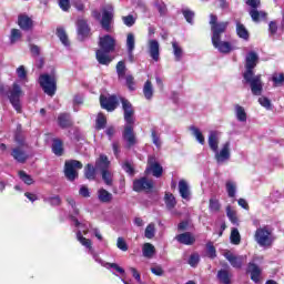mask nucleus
<instances>
[{"instance_id":"nucleus-1","label":"nucleus","mask_w":284,"mask_h":284,"mask_svg":"<svg viewBox=\"0 0 284 284\" xmlns=\"http://www.w3.org/2000/svg\"><path fill=\"white\" fill-rule=\"evenodd\" d=\"M258 63V53L251 51L245 58V69L243 73L244 81L251 85L252 94L255 97H261L263 93V81L261 80V74H254V68Z\"/></svg>"},{"instance_id":"nucleus-2","label":"nucleus","mask_w":284,"mask_h":284,"mask_svg":"<svg viewBox=\"0 0 284 284\" xmlns=\"http://www.w3.org/2000/svg\"><path fill=\"white\" fill-rule=\"evenodd\" d=\"M209 23L211 26L213 47L223 54L232 52V44H230V42L227 41H221V37L222 34H225V31L227 30V26H230V22H219V17L211 14Z\"/></svg>"},{"instance_id":"nucleus-3","label":"nucleus","mask_w":284,"mask_h":284,"mask_svg":"<svg viewBox=\"0 0 284 284\" xmlns=\"http://www.w3.org/2000/svg\"><path fill=\"white\" fill-rule=\"evenodd\" d=\"M99 48L95 52V57L101 65H110L112 63V57L110 53L114 52L116 48V40L112 36L100 37Z\"/></svg>"},{"instance_id":"nucleus-4","label":"nucleus","mask_w":284,"mask_h":284,"mask_svg":"<svg viewBox=\"0 0 284 284\" xmlns=\"http://www.w3.org/2000/svg\"><path fill=\"white\" fill-rule=\"evenodd\" d=\"M0 97H8L14 110L21 112V97H23V91L19 84L14 83L10 89V87L0 83Z\"/></svg>"},{"instance_id":"nucleus-5","label":"nucleus","mask_w":284,"mask_h":284,"mask_svg":"<svg viewBox=\"0 0 284 284\" xmlns=\"http://www.w3.org/2000/svg\"><path fill=\"white\" fill-rule=\"evenodd\" d=\"M254 239L261 247H271L274 243V237L272 236V230L267 226L260 227L255 231Z\"/></svg>"},{"instance_id":"nucleus-6","label":"nucleus","mask_w":284,"mask_h":284,"mask_svg":"<svg viewBox=\"0 0 284 284\" xmlns=\"http://www.w3.org/2000/svg\"><path fill=\"white\" fill-rule=\"evenodd\" d=\"M39 83L48 97H54L57 92V78L50 74H42L39 78Z\"/></svg>"},{"instance_id":"nucleus-7","label":"nucleus","mask_w":284,"mask_h":284,"mask_svg":"<svg viewBox=\"0 0 284 284\" xmlns=\"http://www.w3.org/2000/svg\"><path fill=\"white\" fill-rule=\"evenodd\" d=\"M83 169V163L78 160H69L64 163V176L68 181H74L79 178V171Z\"/></svg>"},{"instance_id":"nucleus-8","label":"nucleus","mask_w":284,"mask_h":284,"mask_svg":"<svg viewBox=\"0 0 284 284\" xmlns=\"http://www.w3.org/2000/svg\"><path fill=\"white\" fill-rule=\"evenodd\" d=\"M113 19H114V8L112 6H106L102 10L101 26L103 30H106V32H110V26Z\"/></svg>"},{"instance_id":"nucleus-9","label":"nucleus","mask_w":284,"mask_h":284,"mask_svg":"<svg viewBox=\"0 0 284 284\" xmlns=\"http://www.w3.org/2000/svg\"><path fill=\"white\" fill-rule=\"evenodd\" d=\"M122 108L124 111V121L126 125H134V109L132 108V103L126 99H121Z\"/></svg>"},{"instance_id":"nucleus-10","label":"nucleus","mask_w":284,"mask_h":284,"mask_svg":"<svg viewBox=\"0 0 284 284\" xmlns=\"http://www.w3.org/2000/svg\"><path fill=\"white\" fill-rule=\"evenodd\" d=\"M122 139L125 141L128 148L136 145V135L134 134V126L132 124L124 125Z\"/></svg>"},{"instance_id":"nucleus-11","label":"nucleus","mask_w":284,"mask_h":284,"mask_svg":"<svg viewBox=\"0 0 284 284\" xmlns=\"http://www.w3.org/2000/svg\"><path fill=\"white\" fill-rule=\"evenodd\" d=\"M146 172H152L153 176L161 179L163 175V166L156 162V158L149 156Z\"/></svg>"},{"instance_id":"nucleus-12","label":"nucleus","mask_w":284,"mask_h":284,"mask_svg":"<svg viewBox=\"0 0 284 284\" xmlns=\"http://www.w3.org/2000/svg\"><path fill=\"white\" fill-rule=\"evenodd\" d=\"M230 146H231L230 142H225L222 145V149L220 151L219 150L214 151L216 163H225V161H230V156H231Z\"/></svg>"},{"instance_id":"nucleus-13","label":"nucleus","mask_w":284,"mask_h":284,"mask_svg":"<svg viewBox=\"0 0 284 284\" xmlns=\"http://www.w3.org/2000/svg\"><path fill=\"white\" fill-rule=\"evenodd\" d=\"M100 104L103 110H108V112H114V110H116V105L119 104V100H116L115 95H101Z\"/></svg>"},{"instance_id":"nucleus-14","label":"nucleus","mask_w":284,"mask_h":284,"mask_svg":"<svg viewBox=\"0 0 284 284\" xmlns=\"http://www.w3.org/2000/svg\"><path fill=\"white\" fill-rule=\"evenodd\" d=\"M152 187H154V183L152 180H148L146 178H142L133 182L134 192H143L145 190H152Z\"/></svg>"},{"instance_id":"nucleus-15","label":"nucleus","mask_w":284,"mask_h":284,"mask_svg":"<svg viewBox=\"0 0 284 284\" xmlns=\"http://www.w3.org/2000/svg\"><path fill=\"white\" fill-rule=\"evenodd\" d=\"M28 146H16L12 149L11 156L18 163H26L28 161V152H26Z\"/></svg>"},{"instance_id":"nucleus-16","label":"nucleus","mask_w":284,"mask_h":284,"mask_svg":"<svg viewBox=\"0 0 284 284\" xmlns=\"http://www.w3.org/2000/svg\"><path fill=\"white\" fill-rule=\"evenodd\" d=\"M224 256L232 267H235L236 270H241V267H243V262L245 261L244 256H236L230 251L224 253Z\"/></svg>"},{"instance_id":"nucleus-17","label":"nucleus","mask_w":284,"mask_h":284,"mask_svg":"<svg viewBox=\"0 0 284 284\" xmlns=\"http://www.w3.org/2000/svg\"><path fill=\"white\" fill-rule=\"evenodd\" d=\"M18 26L24 32H30V30H32V28H34V22L32 21V19L30 17H28L26 14H20L18 17Z\"/></svg>"},{"instance_id":"nucleus-18","label":"nucleus","mask_w":284,"mask_h":284,"mask_svg":"<svg viewBox=\"0 0 284 284\" xmlns=\"http://www.w3.org/2000/svg\"><path fill=\"white\" fill-rule=\"evenodd\" d=\"M149 54L153 61H159L161 45L156 40H149L148 42Z\"/></svg>"},{"instance_id":"nucleus-19","label":"nucleus","mask_w":284,"mask_h":284,"mask_svg":"<svg viewBox=\"0 0 284 284\" xmlns=\"http://www.w3.org/2000/svg\"><path fill=\"white\" fill-rule=\"evenodd\" d=\"M175 241L181 243V245H194V243H196V237L190 232H184L176 235Z\"/></svg>"},{"instance_id":"nucleus-20","label":"nucleus","mask_w":284,"mask_h":284,"mask_svg":"<svg viewBox=\"0 0 284 284\" xmlns=\"http://www.w3.org/2000/svg\"><path fill=\"white\" fill-rule=\"evenodd\" d=\"M95 170H99L100 172H106L110 170V160L106 158V155L101 154L99 159L95 161Z\"/></svg>"},{"instance_id":"nucleus-21","label":"nucleus","mask_w":284,"mask_h":284,"mask_svg":"<svg viewBox=\"0 0 284 284\" xmlns=\"http://www.w3.org/2000/svg\"><path fill=\"white\" fill-rule=\"evenodd\" d=\"M236 26V34L240 37V39H243L244 41H247L250 39V31H247V28H245V24L241 23V21H235Z\"/></svg>"},{"instance_id":"nucleus-22","label":"nucleus","mask_w":284,"mask_h":284,"mask_svg":"<svg viewBox=\"0 0 284 284\" xmlns=\"http://www.w3.org/2000/svg\"><path fill=\"white\" fill-rule=\"evenodd\" d=\"M248 14L255 23H258V21H263V19H267V12L265 11H258V9H251L248 11Z\"/></svg>"},{"instance_id":"nucleus-23","label":"nucleus","mask_w":284,"mask_h":284,"mask_svg":"<svg viewBox=\"0 0 284 284\" xmlns=\"http://www.w3.org/2000/svg\"><path fill=\"white\" fill-rule=\"evenodd\" d=\"M209 148L212 152H216L219 150V132L211 131L209 135Z\"/></svg>"},{"instance_id":"nucleus-24","label":"nucleus","mask_w":284,"mask_h":284,"mask_svg":"<svg viewBox=\"0 0 284 284\" xmlns=\"http://www.w3.org/2000/svg\"><path fill=\"white\" fill-rule=\"evenodd\" d=\"M179 192H180V196H182V199H185V200L190 199V185L187 184V181L180 180Z\"/></svg>"},{"instance_id":"nucleus-25","label":"nucleus","mask_w":284,"mask_h":284,"mask_svg":"<svg viewBox=\"0 0 284 284\" xmlns=\"http://www.w3.org/2000/svg\"><path fill=\"white\" fill-rule=\"evenodd\" d=\"M248 272L251 273V278L254 283H258V281H261V268L256 264L250 263Z\"/></svg>"},{"instance_id":"nucleus-26","label":"nucleus","mask_w":284,"mask_h":284,"mask_svg":"<svg viewBox=\"0 0 284 284\" xmlns=\"http://www.w3.org/2000/svg\"><path fill=\"white\" fill-rule=\"evenodd\" d=\"M143 95L148 101H152L154 97V87H152V81L148 80L143 87Z\"/></svg>"},{"instance_id":"nucleus-27","label":"nucleus","mask_w":284,"mask_h":284,"mask_svg":"<svg viewBox=\"0 0 284 284\" xmlns=\"http://www.w3.org/2000/svg\"><path fill=\"white\" fill-rule=\"evenodd\" d=\"M78 34H80V37H88V34H90L88 22L83 19L78 20Z\"/></svg>"},{"instance_id":"nucleus-28","label":"nucleus","mask_w":284,"mask_h":284,"mask_svg":"<svg viewBox=\"0 0 284 284\" xmlns=\"http://www.w3.org/2000/svg\"><path fill=\"white\" fill-rule=\"evenodd\" d=\"M98 199L100 203H110L113 196H112V193L108 192V190L100 189L98 191Z\"/></svg>"},{"instance_id":"nucleus-29","label":"nucleus","mask_w":284,"mask_h":284,"mask_svg":"<svg viewBox=\"0 0 284 284\" xmlns=\"http://www.w3.org/2000/svg\"><path fill=\"white\" fill-rule=\"evenodd\" d=\"M58 123L62 129L70 128L72 125V120L70 119V114L61 113L58 116Z\"/></svg>"},{"instance_id":"nucleus-30","label":"nucleus","mask_w":284,"mask_h":284,"mask_svg":"<svg viewBox=\"0 0 284 284\" xmlns=\"http://www.w3.org/2000/svg\"><path fill=\"white\" fill-rule=\"evenodd\" d=\"M142 253L145 258H152L156 254V248L150 243H144Z\"/></svg>"},{"instance_id":"nucleus-31","label":"nucleus","mask_w":284,"mask_h":284,"mask_svg":"<svg viewBox=\"0 0 284 284\" xmlns=\"http://www.w3.org/2000/svg\"><path fill=\"white\" fill-rule=\"evenodd\" d=\"M235 116L241 123H245V121H247V113L240 104H235Z\"/></svg>"},{"instance_id":"nucleus-32","label":"nucleus","mask_w":284,"mask_h":284,"mask_svg":"<svg viewBox=\"0 0 284 284\" xmlns=\"http://www.w3.org/2000/svg\"><path fill=\"white\" fill-rule=\"evenodd\" d=\"M102 174V181H104L105 185L109 187H112L114 184V173L109 169L108 171L101 172Z\"/></svg>"},{"instance_id":"nucleus-33","label":"nucleus","mask_w":284,"mask_h":284,"mask_svg":"<svg viewBox=\"0 0 284 284\" xmlns=\"http://www.w3.org/2000/svg\"><path fill=\"white\" fill-rule=\"evenodd\" d=\"M84 176L89 181H94L97 179V168L92 166V164H87L84 168Z\"/></svg>"},{"instance_id":"nucleus-34","label":"nucleus","mask_w":284,"mask_h":284,"mask_svg":"<svg viewBox=\"0 0 284 284\" xmlns=\"http://www.w3.org/2000/svg\"><path fill=\"white\" fill-rule=\"evenodd\" d=\"M190 131L201 145H205V136H203V133L199 128L190 126Z\"/></svg>"},{"instance_id":"nucleus-35","label":"nucleus","mask_w":284,"mask_h":284,"mask_svg":"<svg viewBox=\"0 0 284 284\" xmlns=\"http://www.w3.org/2000/svg\"><path fill=\"white\" fill-rule=\"evenodd\" d=\"M164 203L169 210H174L176 207V197L172 193H165Z\"/></svg>"},{"instance_id":"nucleus-36","label":"nucleus","mask_w":284,"mask_h":284,"mask_svg":"<svg viewBox=\"0 0 284 284\" xmlns=\"http://www.w3.org/2000/svg\"><path fill=\"white\" fill-rule=\"evenodd\" d=\"M173 48V54L175 58V61H181L183 59V48L179 45V42L173 41L172 42Z\"/></svg>"},{"instance_id":"nucleus-37","label":"nucleus","mask_w":284,"mask_h":284,"mask_svg":"<svg viewBox=\"0 0 284 284\" xmlns=\"http://www.w3.org/2000/svg\"><path fill=\"white\" fill-rule=\"evenodd\" d=\"M95 261L98 263H100L101 265H103V267H112L113 270H115L116 272H119V274H125V270H123L121 266H119L116 263H104L101 258L95 257Z\"/></svg>"},{"instance_id":"nucleus-38","label":"nucleus","mask_w":284,"mask_h":284,"mask_svg":"<svg viewBox=\"0 0 284 284\" xmlns=\"http://www.w3.org/2000/svg\"><path fill=\"white\" fill-rule=\"evenodd\" d=\"M217 278L220 281V283L223 284H230L232 278V275H230V272L225 271V270H221L217 272Z\"/></svg>"},{"instance_id":"nucleus-39","label":"nucleus","mask_w":284,"mask_h":284,"mask_svg":"<svg viewBox=\"0 0 284 284\" xmlns=\"http://www.w3.org/2000/svg\"><path fill=\"white\" fill-rule=\"evenodd\" d=\"M52 152L57 156H62L63 155V142H61V140H53Z\"/></svg>"},{"instance_id":"nucleus-40","label":"nucleus","mask_w":284,"mask_h":284,"mask_svg":"<svg viewBox=\"0 0 284 284\" xmlns=\"http://www.w3.org/2000/svg\"><path fill=\"white\" fill-rule=\"evenodd\" d=\"M57 36L60 39L61 43H63L65 47L70 45V40L68 39V33H65L64 28H58Z\"/></svg>"},{"instance_id":"nucleus-41","label":"nucleus","mask_w":284,"mask_h":284,"mask_svg":"<svg viewBox=\"0 0 284 284\" xmlns=\"http://www.w3.org/2000/svg\"><path fill=\"white\" fill-rule=\"evenodd\" d=\"M135 44H136V40L134 38V33H128V36H126L128 52H134Z\"/></svg>"},{"instance_id":"nucleus-42","label":"nucleus","mask_w":284,"mask_h":284,"mask_svg":"<svg viewBox=\"0 0 284 284\" xmlns=\"http://www.w3.org/2000/svg\"><path fill=\"white\" fill-rule=\"evenodd\" d=\"M77 239L81 243V245H83L88 250H92V241L83 237V235L81 234V231H78Z\"/></svg>"},{"instance_id":"nucleus-43","label":"nucleus","mask_w":284,"mask_h":284,"mask_svg":"<svg viewBox=\"0 0 284 284\" xmlns=\"http://www.w3.org/2000/svg\"><path fill=\"white\" fill-rule=\"evenodd\" d=\"M226 192L230 199H234L236 196V183L232 181L226 182Z\"/></svg>"},{"instance_id":"nucleus-44","label":"nucleus","mask_w":284,"mask_h":284,"mask_svg":"<svg viewBox=\"0 0 284 284\" xmlns=\"http://www.w3.org/2000/svg\"><path fill=\"white\" fill-rule=\"evenodd\" d=\"M155 234L156 226L154 225V223H150L144 231V236L145 239H154Z\"/></svg>"},{"instance_id":"nucleus-45","label":"nucleus","mask_w":284,"mask_h":284,"mask_svg":"<svg viewBox=\"0 0 284 284\" xmlns=\"http://www.w3.org/2000/svg\"><path fill=\"white\" fill-rule=\"evenodd\" d=\"M226 216L230 219L233 225H239V217H236V211L232 210V206L226 207Z\"/></svg>"},{"instance_id":"nucleus-46","label":"nucleus","mask_w":284,"mask_h":284,"mask_svg":"<svg viewBox=\"0 0 284 284\" xmlns=\"http://www.w3.org/2000/svg\"><path fill=\"white\" fill-rule=\"evenodd\" d=\"M209 210L210 212H213L216 214L217 212L221 211V203L216 199H211L209 202Z\"/></svg>"},{"instance_id":"nucleus-47","label":"nucleus","mask_w":284,"mask_h":284,"mask_svg":"<svg viewBox=\"0 0 284 284\" xmlns=\"http://www.w3.org/2000/svg\"><path fill=\"white\" fill-rule=\"evenodd\" d=\"M231 243L233 245H240L241 244V233H239V229H233L231 231Z\"/></svg>"},{"instance_id":"nucleus-48","label":"nucleus","mask_w":284,"mask_h":284,"mask_svg":"<svg viewBox=\"0 0 284 284\" xmlns=\"http://www.w3.org/2000/svg\"><path fill=\"white\" fill-rule=\"evenodd\" d=\"M106 123H108V120L105 119V115H103V113H99L95 121L97 130H103Z\"/></svg>"},{"instance_id":"nucleus-49","label":"nucleus","mask_w":284,"mask_h":284,"mask_svg":"<svg viewBox=\"0 0 284 284\" xmlns=\"http://www.w3.org/2000/svg\"><path fill=\"white\" fill-rule=\"evenodd\" d=\"M21 37H23V34L21 33V30L12 29L11 34H10V43L14 44V43L19 42Z\"/></svg>"},{"instance_id":"nucleus-50","label":"nucleus","mask_w":284,"mask_h":284,"mask_svg":"<svg viewBox=\"0 0 284 284\" xmlns=\"http://www.w3.org/2000/svg\"><path fill=\"white\" fill-rule=\"evenodd\" d=\"M14 141L18 143L19 146L28 148V143H26V138L21 133V131L16 132Z\"/></svg>"},{"instance_id":"nucleus-51","label":"nucleus","mask_w":284,"mask_h":284,"mask_svg":"<svg viewBox=\"0 0 284 284\" xmlns=\"http://www.w3.org/2000/svg\"><path fill=\"white\" fill-rule=\"evenodd\" d=\"M19 176L21 181H23V183H26L27 185H32L34 183V180L32 179V176L26 173V171H20Z\"/></svg>"},{"instance_id":"nucleus-52","label":"nucleus","mask_w":284,"mask_h":284,"mask_svg":"<svg viewBox=\"0 0 284 284\" xmlns=\"http://www.w3.org/2000/svg\"><path fill=\"white\" fill-rule=\"evenodd\" d=\"M125 62L120 61L116 64V72H118V77L119 79H125Z\"/></svg>"},{"instance_id":"nucleus-53","label":"nucleus","mask_w":284,"mask_h":284,"mask_svg":"<svg viewBox=\"0 0 284 284\" xmlns=\"http://www.w3.org/2000/svg\"><path fill=\"white\" fill-rule=\"evenodd\" d=\"M122 21H123L124 26H128V28H132V26H134V23H136V20L134 19V16H132V14L122 17Z\"/></svg>"},{"instance_id":"nucleus-54","label":"nucleus","mask_w":284,"mask_h":284,"mask_svg":"<svg viewBox=\"0 0 284 284\" xmlns=\"http://www.w3.org/2000/svg\"><path fill=\"white\" fill-rule=\"evenodd\" d=\"M182 13H183L184 19H186L187 23H193L194 11H192L190 9H184V10H182Z\"/></svg>"},{"instance_id":"nucleus-55","label":"nucleus","mask_w":284,"mask_h":284,"mask_svg":"<svg viewBox=\"0 0 284 284\" xmlns=\"http://www.w3.org/2000/svg\"><path fill=\"white\" fill-rule=\"evenodd\" d=\"M258 103L262 105V108H265L266 110H272V101L265 97H261L258 99Z\"/></svg>"},{"instance_id":"nucleus-56","label":"nucleus","mask_w":284,"mask_h":284,"mask_svg":"<svg viewBox=\"0 0 284 284\" xmlns=\"http://www.w3.org/2000/svg\"><path fill=\"white\" fill-rule=\"evenodd\" d=\"M206 252L210 258H216V248L212 243L206 244Z\"/></svg>"},{"instance_id":"nucleus-57","label":"nucleus","mask_w":284,"mask_h":284,"mask_svg":"<svg viewBox=\"0 0 284 284\" xmlns=\"http://www.w3.org/2000/svg\"><path fill=\"white\" fill-rule=\"evenodd\" d=\"M17 74L19 77V79L21 81H24V79L28 78V71H26V67L23 65H20L18 69H17Z\"/></svg>"},{"instance_id":"nucleus-58","label":"nucleus","mask_w":284,"mask_h":284,"mask_svg":"<svg viewBox=\"0 0 284 284\" xmlns=\"http://www.w3.org/2000/svg\"><path fill=\"white\" fill-rule=\"evenodd\" d=\"M116 247L122 252H128V243L123 237H118Z\"/></svg>"},{"instance_id":"nucleus-59","label":"nucleus","mask_w":284,"mask_h":284,"mask_svg":"<svg viewBox=\"0 0 284 284\" xmlns=\"http://www.w3.org/2000/svg\"><path fill=\"white\" fill-rule=\"evenodd\" d=\"M246 6H250L251 10H256L261 8V0H246Z\"/></svg>"},{"instance_id":"nucleus-60","label":"nucleus","mask_w":284,"mask_h":284,"mask_svg":"<svg viewBox=\"0 0 284 284\" xmlns=\"http://www.w3.org/2000/svg\"><path fill=\"white\" fill-rule=\"evenodd\" d=\"M272 81L275 83V85H283L284 83V74H274L272 78Z\"/></svg>"},{"instance_id":"nucleus-61","label":"nucleus","mask_w":284,"mask_h":284,"mask_svg":"<svg viewBox=\"0 0 284 284\" xmlns=\"http://www.w3.org/2000/svg\"><path fill=\"white\" fill-rule=\"evenodd\" d=\"M58 3L63 12H68L71 8L70 0H58Z\"/></svg>"},{"instance_id":"nucleus-62","label":"nucleus","mask_w":284,"mask_h":284,"mask_svg":"<svg viewBox=\"0 0 284 284\" xmlns=\"http://www.w3.org/2000/svg\"><path fill=\"white\" fill-rule=\"evenodd\" d=\"M124 172H126V174H130V176H134V166H132V164L130 162H125L122 165Z\"/></svg>"},{"instance_id":"nucleus-63","label":"nucleus","mask_w":284,"mask_h":284,"mask_svg":"<svg viewBox=\"0 0 284 284\" xmlns=\"http://www.w3.org/2000/svg\"><path fill=\"white\" fill-rule=\"evenodd\" d=\"M199 261H200L199 254H193L189 258V265H191V267H196V265H199Z\"/></svg>"},{"instance_id":"nucleus-64","label":"nucleus","mask_w":284,"mask_h":284,"mask_svg":"<svg viewBox=\"0 0 284 284\" xmlns=\"http://www.w3.org/2000/svg\"><path fill=\"white\" fill-rule=\"evenodd\" d=\"M151 138H152V142L160 148L161 146V138L159 136V134H156V132L154 130L151 131Z\"/></svg>"}]
</instances>
